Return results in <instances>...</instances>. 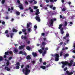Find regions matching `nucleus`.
Here are the masks:
<instances>
[{"label":"nucleus","mask_w":75,"mask_h":75,"mask_svg":"<svg viewBox=\"0 0 75 75\" xmlns=\"http://www.w3.org/2000/svg\"><path fill=\"white\" fill-rule=\"evenodd\" d=\"M29 3H30V4H31V3H33V1H29Z\"/></svg>","instance_id":"obj_64"},{"label":"nucleus","mask_w":75,"mask_h":75,"mask_svg":"<svg viewBox=\"0 0 75 75\" xmlns=\"http://www.w3.org/2000/svg\"><path fill=\"white\" fill-rule=\"evenodd\" d=\"M65 10H66V9L63 8L62 9V11H65Z\"/></svg>","instance_id":"obj_36"},{"label":"nucleus","mask_w":75,"mask_h":75,"mask_svg":"<svg viewBox=\"0 0 75 75\" xmlns=\"http://www.w3.org/2000/svg\"><path fill=\"white\" fill-rule=\"evenodd\" d=\"M7 62L6 63V64L7 65H9L10 63V60H8V61H6Z\"/></svg>","instance_id":"obj_20"},{"label":"nucleus","mask_w":75,"mask_h":75,"mask_svg":"<svg viewBox=\"0 0 75 75\" xmlns=\"http://www.w3.org/2000/svg\"><path fill=\"white\" fill-rule=\"evenodd\" d=\"M5 3V0H3L1 1L2 4H4Z\"/></svg>","instance_id":"obj_38"},{"label":"nucleus","mask_w":75,"mask_h":75,"mask_svg":"<svg viewBox=\"0 0 75 75\" xmlns=\"http://www.w3.org/2000/svg\"><path fill=\"white\" fill-rule=\"evenodd\" d=\"M46 44H47V43L45 42H42V45H43V46L45 45Z\"/></svg>","instance_id":"obj_23"},{"label":"nucleus","mask_w":75,"mask_h":75,"mask_svg":"<svg viewBox=\"0 0 75 75\" xmlns=\"http://www.w3.org/2000/svg\"><path fill=\"white\" fill-rule=\"evenodd\" d=\"M48 50V47H46L45 48V50L46 51V50Z\"/></svg>","instance_id":"obj_63"},{"label":"nucleus","mask_w":75,"mask_h":75,"mask_svg":"<svg viewBox=\"0 0 75 75\" xmlns=\"http://www.w3.org/2000/svg\"><path fill=\"white\" fill-rule=\"evenodd\" d=\"M52 7H53V5H51L50 6V8H52Z\"/></svg>","instance_id":"obj_54"},{"label":"nucleus","mask_w":75,"mask_h":75,"mask_svg":"<svg viewBox=\"0 0 75 75\" xmlns=\"http://www.w3.org/2000/svg\"><path fill=\"white\" fill-rule=\"evenodd\" d=\"M16 14L17 16H18L20 15V13L19 12L17 11L16 12Z\"/></svg>","instance_id":"obj_25"},{"label":"nucleus","mask_w":75,"mask_h":75,"mask_svg":"<svg viewBox=\"0 0 75 75\" xmlns=\"http://www.w3.org/2000/svg\"><path fill=\"white\" fill-rule=\"evenodd\" d=\"M63 30H64L63 28H62L60 30L62 34H64V32Z\"/></svg>","instance_id":"obj_17"},{"label":"nucleus","mask_w":75,"mask_h":75,"mask_svg":"<svg viewBox=\"0 0 75 75\" xmlns=\"http://www.w3.org/2000/svg\"><path fill=\"white\" fill-rule=\"evenodd\" d=\"M13 32H16V33L17 31V30L14 29V28H13Z\"/></svg>","instance_id":"obj_26"},{"label":"nucleus","mask_w":75,"mask_h":75,"mask_svg":"<svg viewBox=\"0 0 75 75\" xmlns=\"http://www.w3.org/2000/svg\"><path fill=\"white\" fill-rule=\"evenodd\" d=\"M3 57L1 56H0V61H2L3 60Z\"/></svg>","instance_id":"obj_39"},{"label":"nucleus","mask_w":75,"mask_h":75,"mask_svg":"<svg viewBox=\"0 0 75 75\" xmlns=\"http://www.w3.org/2000/svg\"><path fill=\"white\" fill-rule=\"evenodd\" d=\"M8 30H6L5 31V32L4 33L5 34H8Z\"/></svg>","instance_id":"obj_41"},{"label":"nucleus","mask_w":75,"mask_h":75,"mask_svg":"<svg viewBox=\"0 0 75 75\" xmlns=\"http://www.w3.org/2000/svg\"><path fill=\"white\" fill-rule=\"evenodd\" d=\"M22 31L23 33H25L26 32V29H22Z\"/></svg>","instance_id":"obj_29"},{"label":"nucleus","mask_w":75,"mask_h":75,"mask_svg":"<svg viewBox=\"0 0 75 75\" xmlns=\"http://www.w3.org/2000/svg\"><path fill=\"white\" fill-rule=\"evenodd\" d=\"M2 24L3 25L5 24V22L4 21H3L2 22Z\"/></svg>","instance_id":"obj_61"},{"label":"nucleus","mask_w":75,"mask_h":75,"mask_svg":"<svg viewBox=\"0 0 75 75\" xmlns=\"http://www.w3.org/2000/svg\"><path fill=\"white\" fill-rule=\"evenodd\" d=\"M41 49L42 50L40 49L38 50V51L39 52H40V54H42V53L43 52L42 51L45 50V47H42L41 48Z\"/></svg>","instance_id":"obj_7"},{"label":"nucleus","mask_w":75,"mask_h":75,"mask_svg":"<svg viewBox=\"0 0 75 75\" xmlns=\"http://www.w3.org/2000/svg\"><path fill=\"white\" fill-rule=\"evenodd\" d=\"M33 1H34V4H37V2L35 1V0H32Z\"/></svg>","instance_id":"obj_40"},{"label":"nucleus","mask_w":75,"mask_h":75,"mask_svg":"<svg viewBox=\"0 0 75 75\" xmlns=\"http://www.w3.org/2000/svg\"><path fill=\"white\" fill-rule=\"evenodd\" d=\"M14 52H18V50L17 49H16L14 50Z\"/></svg>","instance_id":"obj_37"},{"label":"nucleus","mask_w":75,"mask_h":75,"mask_svg":"<svg viewBox=\"0 0 75 75\" xmlns=\"http://www.w3.org/2000/svg\"><path fill=\"white\" fill-rule=\"evenodd\" d=\"M26 59H27L30 60V59H31V57H30V55H28L26 57Z\"/></svg>","instance_id":"obj_18"},{"label":"nucleus","mask_w":75,"mask_h":75,"mask_svg":"<svg viewBox=\"0 0 75 75\" xmlns=\"http://www.w3.org/2000/svg\"><path fill=\"white\" fill-rule=\"evenodd\" d=\"M20 63H19V62H18L16 63V65L17 66H20Z\"/></svg>","instance_id":"obj_43"},{"label":"nucleus","mask_w":75,"mask_h":75,"mask_svg":"<svg viewBox=\"0 0 75 75\" xmlns=\"http://www.w3.org/2000/svg\"><path fill=\"white\" fill-rule=\"evenodd\" d=\"M64 25L65 26H67V21H65L64 22Z\"/></svg>","instance_id":"obj_35"},{"label":"nucleus","mask_w":75,"mask_h":75,"mask_svg":"<svg viewBox=\"0 0 75 75\" xmlns=\"http://www.w3.org/2000/svg\"><path fill=\"white\" fill-rule=\"evenodd\" d=\"M5 70L6 69V70L7 71H10V69L8 68V67H5Z\"/></svg>","instance_id":"obj_15"},{"label":"nucleus","mask_w":75,"mask_h":75,"mask_svg":"<svg viewBox=\"0 0 75 75\" xmlns=\"http://www.w3.org/2000/svg\"><path fill=\"white\" fill-rule=\"evenodd\" d=\"M46 53H47V51H46L45 50H44L43 52L42 53V56H44L45 54H46Z\"/></svg>","instance_id":"obj_19"},{"label":"nucleus","mask_w":75,"mask_h":75,"mask_svg":"<svg viewBox=\"0 0 75 75\" xmlns=\"http://www.w3.org/2000/svg\"><path fill=\"white\" fill-rule=\"evenodd\" d=\"M67 67H66L64 69V71H65L66 70H67Z\"/></svg>","instance_id":"obj_47"},{"label":"nucleus","mask_w":75,"mask_h":75,"mask_svg":"<svg viewBox=\"0 0 75 75\" xmlns=\"http://www.w3.org/2000/svg\"><path fill=\"white\" fill-rule=\"evenodd\" d=\"M24 47H25V45H21L19 47V50H22L24 48Z\"/></svg>","instance_id":"obj_12"},{"label":"nucleus","mask_w":75,"mask_h":75,"mask_svg":"<svg viewBox=\"0 0 75 75\" xmlns=\"http://www.w3.org/2000/svg\"><path fill=\"white\" fill-rule=\"evenodd\" d=\"M65 57H69V54H67L64 55Z\"/></svg>","instance_id":"obj_30"},{"label":"nucleus","mask_w":75,"mask_h":75,"mask_svg":"<svg viewBox=\"0 0 75 75\" xmlns=\"http://www.w3.org/2000/svg\"><path fill=\"white\" fill-rule=\"evenodd\" d=\"M10 35H11V38H13V35H14V33H11L10 34Z\"/></svg>","instance_id":"obj_28"},{"label":"nucleus","mask_w":75,"mask_h":75,"mask_svg":"<svg viewBox=\"0 0 75 75\" xmlns=\"http://www.w3.org/2000/svg\"><path fill=\"white\" fill-rule=\"evenodd\" d=\"M63 25L62 24H60L59 25V28H59V29H61V28H62V27Z\"/></svg>","instance_id":"obj_22"},{"label":"nucleus","mask_w":75,"mask_h":75,"mask_svg":"<svg viewBox=\"0 0 75 75\" xmlns=\"http://www.w3.org/2000/svg\"><path fill=\"white\" fill-rule=\"evenodd\" d=\"M26 48L27 50H28V51H30V47L29 46H27L26 47Z\"/></svg>","instance_id":"obj_27"},{"label":"nucleus","mask_w":75,"mask_h":75,"mask_svg":"<svg viewBox=\"0 0 75 75\" xmlns=\"http://www.w3.org/2000/svg\"><path fill=\"white\" fill-rule=\"evenodd\" d=\"M42 36H44L45 35V33H42L41 34Z\"/></svg>","instance_id":"obj_44"},{"label":"nucleus","mask_w":75,"mask_h":75,"mask_svg":"<svg viewBox=\"0 0 75 75\" xmlns=\"http://www.w3.org/2000/svg\"><path fill=\"white\" fill-rule=\"evenodd\" d=\"M62 18V19H66V17L64 16H63Z\"/></svg>","instance_id":"obj_58"},{"label":"nucleus","mask_w":75,"mask_h":75,"mask_svg":"<svg viewBox=\"0 0 75 75\" xmlns=\"http://www.w3.org/2000/svg\"><path fill=\"white\" fill-rule=\"evenodd\" d=\"M17 1L18 3L19 4H20V1H19V0H18Z\"/></svg>","instance_id":"obj_57"},{"label":"nucleus","mask_w":75,"mask_h":75,"mask_svg":"<svg viewBox=\"0 0 75 75\" xmlns=\"http://www.w3.org/2000/svg\"><path fill=\"white\" fill-rule=\"evenodd\" d=\"M67 42H66L67 43H68L69 42V39H67L66 40Z\"/></svg>","instance_id":"obj_48"},{"label":"nucleus","mask_w":75,"mask_h":75,"mask_svg":"<svg viewBox=\"0 0 75 75\" xmlns=\"http://www.w3.org/2000/svg\"><path fill=\"white\" fill-rule=\"evenodd\" d=\"M6 19L7 20H8V19L9 18H8V17L7 16H6L5 17Z\"/></svg>","instance_id":"obj_55"},{"label":"nucleus","mask_w":75,"mask_h":75,"mask_svg":"<svg viewBox=\"0 0 75 75\" xmlns=\"http://www.w3.org/2000/svg\"><path fill=\"white\" fill-rule=\"evenodd\" d=\"M61 63L62 64V68H64L65 67V66L67 65H68L69 67H71L72 66V64H73V60H71L70 63L68 62L67 61L65 62H62Z\"/></svg>","instance_id":"obj_1"},{"label":"nucleus","mask_w":75,"mask_h":75,"mask_svg":"<svg viewBox=\"0 0 75 75\" xmlns=\"http://www.w3.org/2000/svg\"><path fill=\"white\" fill-rule=\"evenodd\" d=\"M34 28H35V29H37V25H35L34 26Z\"/></svg>","instance_id":"obj_51"},{"label":"nucleus","mask_w":75,"mask_h":75,"mask_svg":"<svg viewBox=\"0 0 75 75\" xmlns=\"http://www.w3.org/2000/svg\"><path fill=\"white\" fill-rule=\"evenodd\" d=\"M11 55L12 54H13V52H12V51H10L9 52H6L5 53V55H9V54Z\"/></svg>","instance_id":"obj_5"},{"label":"nucleus","mask_w":75,"mask_h":75,"mask_svg":"<svg viewBox=\"0 0 75 75\" xmlns=\"http://www.w3.org/2000/svg\"><path fill=\"white\" fill-rule=\"evenodd\" d=\"M16 68L17 69H18L20 68V67H19L18 66H16Z\"/></svg>","instance_id":"obj_31"},{"label":"nucleus","mask_w":75,"mask_h":75,"mask_svg":"<svg viewBox=\"0 0 75 75\" xmlns=\"http://www.w3.org/2000/svg\"><path fill=\"white\" fill-rule=\"evenodd\" d=\"M74 71H73L71 72H69V71L68 70L66 71V73L68 75H71L72 74H74Z\"/></svg>","instance_id":"obj_6"},{"label":"nucleus","mask_w":75,"mask_h":75,"mask_svg":"<svg viewBox=\"0 0 75 75\" xmlns=\"http://www.w3.org/2000/svg\"><path fill=\"white\" fill-rule=\"evenodd\" d=\"M55 60L56 61H59V59L58 58L59 57V54H55Z\"/></svg>","instance_id":"obj_4"},{"label":"nucleus","mask_w":75,"mask_h":75,"mask_svg":"<svg viewBox=\"0 0 75 75\" xmlns=\"http://www.w3.org/2000/svg\"><path fill=\"white\" fill-rule=\"evenodd\" d=\"M59 47H57V51L59 50Z\"/></svg>","instance_id":"obj_53"},{"label":"nucleus","mask_w":75,"mask_h":75,"mask_svg":"<svg viewBox=\"0 0 75 75\" xmlns=\"http://www.w3.org/2000/svg\"><path fill=\"white\" fill-rule=\"evenodd\" d=\"M28 32H31V28H28Z\"/></svg>","instance_id":"obj_42"},{"label":"nucleus","mask_w":75,"mask_h":75,"mask_svg":"<svg viewBox=\"0 0 75 75\" xmlns=\"http://www.w3.org/2000/svg\"><path fill=\"white\" fill-rule=\"evenodd\" d=\"M57 19L56 18H52L50 19L49 21L50 25L49 26L50 27H52L53 26V24L54 23V21H56Z\"/></svg>","instance_id":"obj_2"},{"label":"nucleus","mask_w":75,"mask_h":75,"mask_svg":"<svg viewBox=\"0 0 75 75\" xmlns=\"http://www.w3.org/2000/svg\"><path fill=\"white\" fill-rule=\"evenodd\" d=\"M43 64L44 65H46V64H47V62H44L43 63Z\"/></svg>","instance_id":"obj_56"},{"label":"nucleus","mask_w":75,"mask_h":75,"mask_svg":"<svg viewBox=\"0 0 75 75\" xmlns=\"http://www.w3.org/2000/svg\"><path fill=\"white\" fill-rule=\"evenodd\" d=\"M50 15H52V16H53V15H54V13L52 12H50Z\"/></svg>","instance_id":"obj_32"},{"label":"nucleus","mask_w":75,"mask_h":75,"mask_svg":"<svg viewBox=\"0 0 75 75\" xmlns=\"http://www.w3.org/2000/svg\"><path fill=\"white\" fill-rule=\"evenodd\" d=\"M38 8V7L37 6H34V9H37Z\"/></svg>","instance_id":"obj_45"},{"label":"nucleus","mask_w":75,"mask_h":75,"mask_svg":"<svg viewBox=\"0 0 75 75\" xmlns=\"http://www.w3.org/2000/svg\"><path fill=\"white\" fill-rule=\"evenodd\" d=\"M31 24V23L30 22L29 23H28L27 24V28H28L30 27V25Z\"/></svg>","instance_id":"obj_16"},{"label":"nucleus","mask_w":75,"mask_h":75,"mask_svg":"<svg viewBox=\"0 0 75 75\" xmlns=\"http://www.w3.org/2000/svg\"><path fill=\"white\" fill-rule=\"evenodd\" d=\"M6 36L8 37V38L9 37H10V36L9 35V34H7L6 35Z\"/></svg>","instance_id":"obj_49"},{"label":"nucleus","mask_w":75,"mask_h":75,"mask_svg":"<svg viewBox=\"0 0 75 75\" xmlns=\"http://www.w3.org/2000/svg\"><path fill=\"white\" fill-rule=\"evenodd\" d=\"M25 3L26 4H28V2L27 1H26L25 2Z\"/></svg>","instance_id":"obj_50"},{"label":"nucleus","mask_w":75,"mask_h":75,"mask_svg":"<svg viewBox=\"0 0 75 75\" xmlns=\"http://www.w3.org/2000/svg\"><path fill=\"white\" fill-rule=\"evenodd\" d=\"M22 53H23V51H20L19 52V54H22Z\"/></svg>","instance_id":"obj_46"},{"label":"nucleus","mask_w":75,"mask_h":75,"mask_svg":"<svg viewBox=\"0 0 75 75\" xmlns=\"http://www.w3.org/2000/svg\"><path fill=\"white\" fill-rule=\"evenodd\" d=\"M30 10V12H31V13H33V9H32L31 7H29L28 9H27L26 10Z\"/></svg>","instance_id":"obj_14"},{"label":"nucleus","mask_w":75,"mask_h":75,"mask_svg":"<svg viewBox=\"0 0 75 75\" xmlns=\"http://www.w3.org/2000/svg\"><path fill=\"white\" fill-rule=\"evenodd\" d=\"M21 38L22 40L24 39L26 40L27 39V36H24V35H23L21 36Z\"/></svg>","instance_id":"obj_10"},{"label":"nucleus","mask_w":75,"mask_h":75,"mask_svg":"<svg viewBox=\"0 0 75 75\" xmlns=\"http://www.w3.org/2000/svg\"><path fill=\"white\" fill-rule=\"evenodd\" d=\"M41 68H42V69H45V68H46V67L44 66H40Z\"/></svg>","instance_id":"obj_21"},{"label":"nucleus","mask_w":75,"mask_h":75,"mask_svg":"<svg viewBox=\"0 0 75 75\" xmlns=\"http://www.w3.org/2000/svg\"><path fill=\"white\" fill-rule=\"evenodd\" d=\"M25 74L26 75H28L30 74V70L28 69L27 67H25Z\"/></svg>","instance_id":"obj_3"},{"label":"nucleus","mask_w":75,"mask_h":75,"mask_svg":"<svg viewBox=\"0 0 75 75\" xmlns=\"http://www.w3.org/2000/svg\"><path fill=\"white\" fill-rule=\"evenodd\" d=\"M35 19H36V20H37L38 21L40 22V21H41V20L40 19V17H39V15L38 16H36L35 17Z\"/></svg>","instance_id":"obj_9"},{"label":"nucleus","mask_w":75,"mask_h":75,"mask_svg":"<svg viewBox=\"0 0 75 75\" xmlns=\"http://www.w3.org/2000/svg\"><path fill=\"white\" fill-rule=\"evenodd\" d=\"M43 39L44 41H47V39H46V38H43Z\"/></svg>","instance_id":"obj_59"},{"label":"nucleus","mask_w":75,"mask_h":75,"mask_svg":"<svg viewBox=\"0 0 75 75\" xmlns=\"http://www.w3.org/2000/svg\"><path fill=\"white\" fill-rule=\"evenodd\" d=\"M69 36V33H67L66 35V37H68Z\"/></svg>","instance_id":"obj_34"},{"label":"nucleus","mask_w":75,"mask_h":75,"mask_svg":"<svg viewBox=\"0 0 75 75\" xmlns=\"http://www.w3.org/2000/svg\"><path fill=\"white\" fill-rule=\"evenodd\" d=\"M63 52L62 51L60 53V57H62L63 55Z\"/></svg>","instance_id":"obj_24"},{"label":"nucleus","mask_w":75,"mask_h":75,"mask_svg":"<svg viewBox=\"0 0 75 75\" xmlns=\"http://www.w3.org/2000/svg\"><path fill=\"white\" fill-rule=\"evenodd\" d=\"M52 9L53 10H55L56 9V7H53Z\"/></svg>","instance_id":"obj_52"},{"label":"nucleus","mask_w":75,"mask_h":75,"mask_svg":"<svg viewBox=\"0 0 75 75\" xmlns=\"http://www.w3.org/2000/svg\"><path fill=\"white\" fill-rule=\"evenodd\" d=\"M4 58H6V57H7V55H6L5 54L4 56Z\"/></svg>","instance_id":"obj_60"},{"label":"nucleus","mask_w":75,"mask_h":75,"mask_svg":"<svg viewBox=\"0 0 75 75\" xmlns=\"http://www.w3.org/2000/svg\"><path fill=\"white\" fill-rule=\"evenodd\" d=\"M13 59V57H9L8 59V60H11V59Z\"/></svg>","instance_id":"obj_33"},{"label":"nucleus","mask_w":75,"mask_h":75,"mask_svg":"<svg viewBox=\"0 0 75 75\" xmlns=\"http://www.w3.org/2000/svg\"><path fill=\"white\" fill-rule=\"evenodd\" d=\"M40 13L39 12V9H37L36 10V13H35V15H36V16H38V15Z\"/></svg>","instance_id":"obj_11"},{"label":"nucleus","mask_w":75,"mask_h":75,"mask_svg":"<svg viewBox=\"0 0 75 75\" xmlns=\"http://www.w3.org/2000/svg\"><path fill=\"white\" fill-rule=\"evenodd\" d=\"M19 7L21 10H23L24 9V6L22 4H21L19 5Z\"/></svg>","instance_id":"obj_8"},{"label":"nucleus","mask_w":75,"mask_h":75,"mask_svg":"<svg viewBox=\"0 0 75 75\" xmlns=\"http://www.w3.org/2000/svg\"><path fill=\"white\" fill-rule=\"evenodd\" d=\"M32 55H33V56L34 57H36L37 56V53H34V52L32 53Z\"/></svg>","instance_id":"obj_13"},{"label":"nucleus","mask_w":75,"mask_h":75,"mask_svg":"<svg viewBox=\"0 0 75 75\" xmlns=\"http://www.w3.org/2000/svg\"><path fill=\"white\" fill-rule=\"evenodd\" d=\"M40 62H42V58L40 59Z\"/></svg>","instance_id":"obj_62"}]
</instances>
